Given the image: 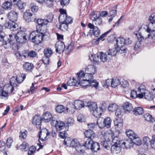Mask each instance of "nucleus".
Masks as SVG:
<instances>
[{
  "label": "nucleus",
  "mask_w": 155,
  "mask_h": 155,
  "mask_svg": "<svg viewBox=\"0 0 155 155\" xmlns=\"http://www.w3.org/2000/svg\"><path fill=\"white\" fill-rule=\"evenodd\" d=\"M84 80H86V83H87L88 84H83L82 87L84 89L86 88L87 86H90L92 87H94L96 90H97L98 88L99 83L96 80L92 79H88V78L85 79Z\"/></svg>",
  "instance_id": "nucleus-6"
},
{
  "label": "nucleus",
  "mask_w": 155,
  "mask_h": 155,
  "mask_svg": "<svg viewBox=\"0 0 155 155\" xmlns=\"http://www.w3.org/2000/svg\"><path fill=\"white\" fill-rule=\"evenodd\" d=\"M138 94H137V96L138 98H141L144 97V89L142 87V86H140L138 88Z\"/></svg>",
  "instance_id": "nucleus-37"
},
{
  "label": "nucleus",
  "mask_w": 155,
  "mask_h": 155,
  "mask_svg": "<svg viewBox=\"0 0 155 155\" xmlns=\"http://www.w3.org/2000/svg\"><path fill=\"white\" fill-rule=\"evenodd\" d=\"M67 84L68 86H75L77 87L81 86L82 87L83 84H81L80 81H77L75 79L69 80L67 82Z\"/></svg>",
  "instance_id": "nucleus-22"
},
{
  "label": "nucleus",
  "mask_w": 155,
  "mask_h": 155,
  "mask_svg": "<svg viewBox=\"0 0 155 155\" xmlns=\"http://www.w3.org/2000/svg\"><path fill=\"white\" fill-rule=\"evenodd\" d=\"M112 142L114 144L111 147L112 152L116 153L120 152V151L121 142L122 141H121L118 137H115L113 139Z\"/></svg>",
  "instance_id": "nucleus-4"
},
{
  "label": "nucleus",
  "mask_w": 155,
  "mask_h": 155,
  "mask_svg": "<svg viewBox=\"0 0 155 155\" xmlns=\"http://www.w3.org/2000/svg\"><path fill=\"white\" fill-rule=\"evenodd\" d=\"M26 78V75L25 74H21L18 75L16 77H13L11 78L10 81L11 85L8 86V90L12 92L14 90H17L18 85L16 82L21 83Z\"/></svg>",
  "instance_id": "nucleus-1"
},
{
  "label": "nucleus",
  "mask_w": 155,
  "mask_h": 155,
  "mask_svg": "<svg viewBox=\"0 0 155 155\" xmlns=\"http://www.w3.org/2000/svg\"><path fill=\"white\" fill-rule=\"evenodd\" d=\"M49 57H47L44 56L43 57L42 59V61L43 63L45 64H49Z\"/></svg>",
  "instance_id": "nucleus-57"
},
{
  "label": "nucleus",
  "mask_w": 155,
  "mask_h": 155,
  "mask_svg": "<svg viewBox=\"0 0 155 155\" xmlns=\"http://www.w3.org/2000/svg\"><path fill=\"white\" fill-rule=\"evenodd\" d=\"M143 141L144 144L148 146L149 143H151V140L148 137L145 136L143 138Z\"/></svg>",
  "instance_id": "nucleus-55"
},
{
  "label": "nucleus",
  "mask_w": 155,
  "mask_h": 155,
  "mask_svg": "<svg viewBox=\"0 0 155 155\" xmlns=\"http://www.w3.org/2000/svg\"><path fill=\"white\" fill-rule=\"evenodd\" d=\"M23 18L27 22L34 21L36 18L35 16L30 12L26 11L24 13Z\"/></svg>",
  "instance_id": "nucleus-9"
},
{
  "label": "nucleus",
  "mask_w": 155,
  "mask_h": 155,
  "mask_svg": "<svg viewBox=\"0 0 155 155\" xmlns=\"http://www.w3.org/2000/svg\"><path fill=\"white\" fill-rule=\"evenodd\" d=\"M103 106L100 107L99 108L97 107L91 112L93 116L97 118L100 116L103 112V108H104V105H103Z\"/></svg>",
  "instance_id": "nucleus-16"
},
{
  "label": "nucleus",
  "mask_w": 155,
  "mask_h": 155,
  "mask_svg": "<svg viewBox=\"0 0 155 155\" xmlns=\"http://www.w3.org/2000/svg\"><path fill=\"white\" fill-rule=\"evenodd\" d=\"M42 120L40 116L38 115H36L34 117L32 121V123L36 125L38 129H41V121Z\"/></svg>",
  "instance_id": "nucleus-14"
},
{
  "label": "nucleus",
  "mask_w": 155,
  "mask_h": 155,
  "mask_svg": "<svg viewBox=\"0 0 155 155\" xmlns=\"http://www.w3.org/2000/svg\"><path fill=\"white\" fill-rule=\"evenodd\" d=\"M88 33L89 35L91 36L93 34L95 37H97L99 36L100 34V32L98 28L95 27V28H94L92 30H90L89 31Z\"/></svg>",
  "instance_id": "nucleus-23"
},
{
  "label": "nucleus",
  "mask_w": 155,
  "mask_h": 155,
  "mask_svg": "<svg viewBox=\"0 0 155 155\" xmlns=\"http://www.w3.org/2000/svg\"><path fill=\"white\" fill-rule=\"evenodd\" d=\"M137 96V92L134 90H131L130 92V97L134 99L136 98Z\"/></svg>",
  "instance_id": "nucleus-58"
},
{
  "label": "nucleus",
  "mask_w": 155,
  "mask_h": 155,
  "mask_svg": "<svg viewBox=\"0 0 155 155\" xmlns=\"http://www.w3.org/2000/svg\"><path fill=\"white\" fill-rule=\"evenodd\" d=\"M118 107V106L116 104H111L109 105L108 110L110 111H114L116 110Z\"/></svg>",
  "instance_id": "nucleus-50"
},
{
  "label": "nucleus",
  "mask_w": 155,
  "mask_h": 155,
  "mask_svg": "<svg viewBox=\"0 0 155 155\" xmlns=\"http://www.w3.org/2000/svg\"><path fill=\"white\" fill-rule=\"evenodd\" d=\"M86 73L85 74L83 71H81L80 72L77 74L78 77V81L79 82V81H80L81 84H84L83 81H86V80L84 79L88 78L87 76H86Z\"/></svg>",
  "instance_id": "nucleus-17"
},
{
  "label": "nucleus",
  "mask_w": 155,
  "mask_h": 155,
  "mask_svg": "<svg viewBox=\"0 0 155 155\" xmlns=\"http://www.w3.org/2000/svg\"><path fill=\"white\" fill-rule=\"evenodd\" d=\"M97 68L94 65H90L88 66L85 69L86 75L87 76L88 79L93 78V74H94L97 71Z\"/></svg>",
  "instance_id": "nucleus-5"
},
{
  "label": "nucleus",
  "mask_w": 155,
  "mask_h": 155,
  "mask_svg": "<svg viewBox=\"0 0 155 155\" xmlns=\"http://www.w3.org/2000/svg\"><path fill=\"white\" fill-rule=\"evenodd\" d=\"M18 14V12L13 10L11 11L8 13V18L12 22H15L17 20Z\"/></svg>",
  "instance_id": "nucleus-13"
},
{
  "label": "nucleus",
  "mask_w": 155,
  "mask_h": 155,
  "mask_svg": "<svg viewBox=\"0 0 155 155\" xmlns=\"http://www.w3.org/2000/svg\"><path fill=\"white\" fill-rule=\"evenodd\" d=\"M10 29L12 31H16L19 28L18 25L16 23H15V22H13L12 23Z\"/></svg>",
  "instance_id": "nucleus-53"
},
{
  "label": "nucleus",
  "mask_w": 155,
  "mask_h": 155,
  "mask_svg": "<svg viewBox=\"0 0 155 155\" xmlns=\"http://www.w3.org/2000/svg\"><path fill=\"white\" fill-rule=\"evenodd\" d=\"M125 45V39L123 38H120L116 40V45L118 48H120Z\"/></svg>",
  "instance_id": "nucleus-31"
},
{
  "label": "nucleus",
  "mask_w": 155,
  "mask_h": 155,
  "mask_svg": "<svg viewBox=\"0 0 155 155\" xmlns=\"http://www.w3.org/2000/svg\"><path fill=\"white\" fill-rule=\"evenodd\" d=\"M123 107L125 112L126 113L130 112L132 110L133 108L132 104L128 102L125 103L123 106Z\"/></svg>",
  "instance_id": "nucleus-20"
},
{
  "label": "nucleus",
  "mask_w": 155,
  "mask_h": 155,
  "mask_svg": "<svg viewBox=\"0 0 155 155\" xmlns=\"http://www.w3.org/2000/svg\"><path fill=\"white\" fill-rule=\"evenodd\" d=\"M90 18L91 19L94 21L99 18V16H97V14L95 13L92 14L90 16Z\"/></svg>",
  "instance_id": "nucleus-62"
},
{
  "label": "nucleus",
  "mask_w": 155,
  "mask_h": 155,
  "mask_svg": "<svg viewBox=\"0 0 155 155\" xmlns=\"http://www.w3.org/2000/svg\"><path fill=\"white\" fill-rule=\"evenodd\" d=\"M110 83L111 86L113 87H115L121 84L120 80L117 78H113Z\"/></svg>",
  "instance_id": "nucleus-30"
},
{
  "label": "nucleus",
  "mask_w": 155,
  "mask_h": 155,
  "mask_svg": "<svg viewBox=\"0 0 155 155\" xmlns=\"http://www.w3.org/2000/svg\"><path fill=\"white\" fill-rule=\"evenodd\" d=\"M30 7L31 10L33 12H36L38 10V6L34 4H31Z\"/></svg>",
  "instance_id": "nucleus-54"
},
{
  "label": "nucleus",
  "mask_w": 155,
  "mask_h": 155,
  "mask_svg": "<svg viewBox=\"0 0 155 155\" xmlns=\"http://www.w3.org/2000/svg\"><path fill=\"white\" fill-rule=\"evenodd\" d=\"M90 148L93 151L97 152L100 149L99 143H93Z\"/></svg>",
  "instance_id": "nucleus-39"
},
{
  "label": "nucleus",
  "mask_w": 155,
  "mask_h": 155,
  "mask_svg": "<svg viewBox=\"0 0 155 155\" xmlns=\"http://www.w3.org/2000/svg\"><path fill=\"white\" fill-rule=\"evenodd\" d=\"M58 19L60 22H64L68 24L71 23L73 22V18L67 15H61L58 17Z\"/></svg>",
  "instance_id": "nucleus-11"
},
{
  "label": "nucleus",
  "mask_w": 155,
  "mask_h": 155,
  "mask_svg": "<svg viewBox=\"0 0 155 155\" xmlns=\"http://www.w3.org/2000/svg\"><path fill=\"white\" fill-rule=\"evenodd\" d=\"M144 97L145 99L148 101H150L153 100L152 95L149 91L144 89Z\"/></svg>",
  "instance_id": "nucleus-40"
},
{
  "label": "nucleus",
  "mask_w": 155,
  "mask_h": 155,
  "mask_svg": "<svg viewBox=\"0 0 155 155\" xmlns=\"http://www.w3.org/2000/svg\"><path fill=\"white\" fill-rule=\"evenodd\" d=\"M111 120L109 117H107L104 119V127H106L107 128H109L110 126Z\"/></svg>",
  "instance_id": "nucleus-45"
},
{
  "label": "nucleus",
  "mask_w": 155,
  "mask_h": 155,
  "mask_svg": "<svg viewBox=\"0 0 155 155\" xmlns=\"http://www.w3.org/2000/svg\"><path fill=\"white\" fill-rule=\"evenodd\" d=\"M84 134L86 137L89 138L88 139H93L95 135L93 131L91 130H87L84 132Z\"/></svg>",
  "instance_id": "nucleus-33"
},
{
  "label": "nucleus",
  "mask_w": 155,
  "mask_h": 155,
  "mask_svg": "<svg viewBox=\"0 0 155 155\" xmlns=\"http://www.w3.org/2000/svg\"><path fill=\"white\" fill-rule=\"evenodd\" d=\"M148 20L149 22H155V13H153L149 17Z\"/></svg>",
  "instance_id": "nucleus-63"
},
{
  "label": "nucleus",
  "mask_w": 155,
  "mask_h": 155,
  "mask_svg": "<svg viewBox=\"0 0 155 155\" xmlns=\"http://www.w3.org/2000/svg\"><path fill=\"white\" fill-rule=\"evenodd\" d=\"M64 143L68 146H70V147L75 148L79 144V142L77 139H74L71 140L70 138H67L64 139Z\"/></svg>",
  "instance_id": "nucleus-8"
},
{
  "label": "nucleus",
  "mask_w": 155,
  "mask_h": 155,
  "mask_svg": "<svg viewBox=\"0 0 155 155\" xmlns=\"http://www.w3.org/2000/svg\"><path fill=\"white\" fill-rule=\"evenodd\" d=\"M134 137H135L134 139H133L134 140L133 142L137 145H140L141 144V141L140 138L138 137L137 135Z\"/></svg>",
  "instance_id": "nucleus-48"
},
{
  "label": "nucleus",
  "mask_w": 155,
  "mask_h": 155,
  "mask_svg": "<svg viewBox=\"0 0 155 155\" xmlns=\"http://www.w3.org/2000/svg\"><path fill=\"white\" fill-rule=\"evenodd\" d=\"M45 56L50 57L52 54V51L51 49L48 48L45 49L44 51Z\"/></svg>",
  "instance_id": "nucleus-52"
},
{
  "label": "nucleus",
  "mask_w": 155,
  "mask_h": 155,
  "mask_svg": "<svg viewBox=\"0 0 155 155\" xmlns=\"http://www.w3.org/2000/svg\"><path fill=\"white\" fill-rule=\"evenodd\" d=\"M145 33V31L143 32V35H142L141 33L140 32H138L135 34L136 35L137 38L138 40L142 41L144 39H147L148 38L150 39V36L149 35L147 36V37H145L144 36V34Z\"/></svg>",
  "instance_id": "nucleus-36"
},
{
  "label": "nucleus",
  "mask_w": 155,
  "mask_h": 155,
  "mask_svg": "<svg viewBox=\"0 0 155 155\" xmlns=\"http://www.w3.org/2000/svg\"><path fill=\"white\" fill-rule=\"evenodd\" d=\"M37 22L38 25L36 26L37 29L38 28H41L43 26L46 25L48 24L47 21L45 19L39 18L37 19Z\"/></svg>",
  "instance_id": "nucleus-27"
},
{
  "label": "nucleus",
  "mask_w": 155,
  "mask_h": 155,
  "mask_svg": "<svg viewBox=\"0 0 155 155\" xmlns=\"http://www.w3.org/2000/svg\"><path fill=\"white\" fill-rule=\"evenodd\" d=\"M97 121V124L100 128H102L104 127V119L100 116L98 117Z\"/></svg>",
  "instance_id": "nucleus-41"
},
{
  "label": "nucleus",
  "mask_w": 155,
  "mask_h": 155,
  "mask_svg": "<svg viewBox=\"0 0 155 155\" xmlns=\"http://www.w3.org/2000/svg\"><path fill=\"white\" fill-rule=\"evenodd\" d=\"M9 37L7 42L5 41L3 42V44L5 48H7V47H5V45H8V46H9L10 45V43H13V42L14 41H16L17 34L12 33L9 35Z\"/></svg>",
  "instance_id": "nucleus-15"
},
{
  "label": "nucleus",
  "mask_w": 155,
  "mask_h": 155,
  "mask_svg": "<svg viewBox=\"0 0 155 155\" xmlns=\"http://www.w3.org/2000/svg\"><path fill=\"white\" fill-rule=\"evenodd\" d=\"M85 106L88 107L91 112L97 107V104L95 102H88Z\"/></svg>",
  "instance_id": "nucleus-25"
},
{
  "label": "nucleus",
  "mask_w": 155,
  "mask_h": 155,
  "mask_svg": "<svg viewBox=\"0 0 155 155\" xmlns=\"http://www.w3.org/2000/svg\"><path fill=\"white\" fill-rule=\"evenodd\" d=\"M133 112L135 115H141L143 112V109L141 107H136L134 109Z\"/></svg>",
  "instance_id": "nucleus-34"
},
{
  "label": "nucleus",
  "mask_w": 155,
  "mask_h": 155,
  "mask_svg": "<svg viewBox=\"0 0 155 155\" xmlns=\"http://www.w3.org/2000/svg\"><path fill=\"white\" fill-rule=\"evenodd\" d=\"M93 143V141L91 139H88L85 143L82 145V146L85 147L87 148H91Z\"/></svg>",
  "instance_id": "nucleus-43"
},
{
  "label": "nucleus",
  "mask_w": 155,
  "mask_h": 155,
  "mask_svg": "<svg viewBox=\"0 0 155 155\" xmlns=\"http://www.w3.org/2000/svg\"><path fill=\"white\" fill-rule=\"evenodd\" d=\"M64 110V107L62 105H57L56 108V111L59 113H62L63 112Z\"/></svg>",
  "instance_id": "nucleus-49"
},
{
  "label": "nucleus",
  "mask_w": 155,
  "mask_h": 155,
  "mask_svg": "<svg viewBox=\"0 0 155 155\" xmlns=\"http://www.w3.org/2000/svg\"><path fill=\"white\" fill-rule=\"evenodd\" d=\"M117 52V50L116 48H114L112 49H110L109 51L107 52V53L109 56H110V59H111L112 56H115Z\"/></svg>",
  "instance_id": "nucleus-44"
},
{
  "label": "nucleus",
  "mask_w": 155,
  "mask_h": 155,
  "mask_svg": "<svg viewBox=\"0 0 155 155\" xmlns=\"http://www.w3.org/2000/svg\"><path fill=\"white\" fill-rule=\"evenodd\" d=\"M73 104L76 109L79 110L85 106L83 102L80 100L75 101Z\"/></svg>",
  "instance_id": "nucleus-26"
},
{
  "label": "nucleus",
  "mask_w": 155,
  "mask_h": 155,
  "mask_svg": "<svg viewBox=\"0 0 155 155\" xmlns=\"http://www.w3.org/2000/svg\"><path fill=\"white\" fill-rule=\"evenodd\" d=\"M99 56L98 54H91L89 56V58L91 61L95 63H97L98 61Z\"/></svg>",
  "instance_id": "nucleus-35"
},
{
  "label": "nucleus",
  "mask_w": 155,
  "mask_h": 155,
  "mask_svg": "<svg viewBox=\"0 0 155 155\" xmlns=\"http://www.w3.org/2000/svg\"><path fill=\"white\" fill-rule=\"evenodd\" d=\"M110 144V142H108L104 140L101 141V145L106 149H109Z\"/></svg>",
  "instance_id": "nucleus-47"
},
{
  "label": "nucleus",
  "mask_w": 155,
  "mask_h": 155,
  "mask_svg": "<svg viewBox=\"0 0 155 155\" xmlns=\"http://www.w3.org/2000/svg\"><path fill=\"white\" fill-rule=\"evenodd\" d=\"M65 124L63 122L61 121H58L56 128L57 130H61L64 128Z\"/></svg>",
  "instance_id": "nucleus-46"
},
{
  "label": "nucleus",
  "mask_w": 155,
  "mask_h": 155,
  "mask_svg": "<svg viewBox=\"0 0 155 155\" xmlns=\"http://www.w3.org/2000/svg\"><path fill=\"white\" fill-rule=\"evenodd\" d=\"M104 138L105 141L108 142H110V141L111 139L113 140L114 138H112V134L106 133L104 135Z\"/></svg>",
  "instance_id": "nucleus-51"
},
{
  "label": "nucleus",
  "mask_w": 155,
  "mask_h": 155,
  "mask_svg": "<svg viewBox=\"0 0 155 155\" xmlns=\"http://www.w3.org/2000/svg\"><path fill=\"white\" fill-rule=\"evenodd\" d=\"M74 50V45L71 43L66 45V48L65 50V53L68 54Z\"/></svg>",
  "instance_id": "nucleus-42"
},
{
  "label": "nucleus",
  "mask_w": 155,
  "mask_h": 155,
  "mask_svg": "<svg viewBox=\"0 0 155 155\" xmlns=\"http://www.w3.org/2000/svg\"><path fill=\"white\" fill-rule=\"evenodd\" d=\"M12 3L8 1L4 2L2 4V7L5 10H9L12 8Z\"/></svg>",
  "instance_id": "nucleus-32"
},
{
  "label": "nucleus",
  "mask_w": 155,
  "mask_h": 155,
  "mask_svg": "<svg viewBox=\"0 0 155 155\" xmlns=\"http://www.w3.org/2000/svg\"><path fill=\"white\" fill-rule=\"evenodd\" d=\"M36 150V147L34 146H32L31 147L28 151V154L29 155H31Z\"/></svg>",
  "instance_id": "nucleus-60"
},
{
  "label": "nucleus",
  "mask_w": 155,
  "mask_h": 155,
  "mask_svg": "<svg viewBox=\"0 0 155 155\" xmlns=\"http://www.w3.org/2000/svg\"><path fill=\"white\" fill-rule=\"evenodd\" d=\"M146 120L148 122H153L155 121L154 119L152 118L151 115L148 114L145 117Z\"/></svg>",
  "instance_id": "nucleus-61"
},
{
  "label": "nucleus",
  "mask_w": 155,
  "mask_h": 155,
  "mask_svg": "<svg viewBox=\"0 0 155 155\" xmlns=\"http://www.w3.org/2000/svg\"><path fill=\"white\" fill-rule=\"evenodd\" d=\"M55 48L56 52L61 54L64 51L65 48V45L64 42L58 41L56 43Z\"/></svg>",
  "instance_id": "nucleus-12"
},
{
  "label": "nucleus",
  "mask_w": 155,
  "mask_h": 155,
  "mask_svg": "<svg viewBox=\"0 0 155 155\" xmlns=\"http://www.w3.org/2000/svg\"><path fill=\"white\" fill-rule=\"evenodd\" d=\"M52 118L51 114L49 112H47L43 114L42 120L45 122H48L51 120Z\"/></svg>",
  "instance_id": "nucleus-29"
},
{
  "label": "nucleus",
  "mask_w": 155,
  "mask_h": 155,
  "mask_svg": "<svg viewBox=\"0 0 155 155\" xmlns=\"http://www.w3.org/2000/svg\"><path fill=\"white\" fill-rule=\"evenodd\" d=\"M50 133L46 128L42 129L39 132V137L40 140L42 141L47 139V137L49 136Z\"/></svg>",
  "instance_id": "nucleus-10"
},
{
  "label": "nucleus",
  "mask_w": 155,
  "mask_h": 155,
  "mask_svg": "<svg viewBox=\"0 0 155 155\" xmlns=\"http://www.w3.org/2000/svg\"><path fill=\"white\" fill-rule=\"evenodd\" d=\"M123 122L122 119L119 117L117 118L114 121V125L116 128H121L123 125Z\"/></svg>",
  "instance_id": "nucleus-28"
},
{
  "label": "nucleus",
  "mask_w": 155,
  "mask_h": 155,
  "mask_svg": "<svg viewBox=\"0 0 155 155\" xmlns=\"http://www.w3.org/2000/svg\"><path fill=\"white\" fill-rule=\"evenodd\" d=\"M27 35L24 31H20L17 34L16 41L18 43H25L27 40Z\"/></svg>",
  "instance_id": "nucleus-7"
},
{
  "label": "nucleus",
  "mask_w": 155,
  "mask_h": 155,
  "mask_svg": "<svg viewBox=\"0 0 155 155\" xmlns=\"http://www.w3.org/2000/svg\"><path fill=\"white\" fill-rule=\"evenodd\" d=\"M34 67L33 64L28 62H25L23 64V69L26 71H31Z\"/></svg>",
  "instance_id": "nucleus-24"
},
{
  "label": "nucleus",
  "mask_w": 155,
  "mask_h": 155,
  "mask_svg": "<svg viewBox=\"0 0 155 155\" xmlns=\"http://www.w3.org/2000/svg\"><path fill=\"white\" fill-rule=\"evenodd\" d=\"M151 146L152 147L155 149V135L152 137V139L151 140Z\"/></svg>",
  "instance_id": "nucleus-64"
},
{
  "label": "nucleus",
  "mask_w": 155,
  "mask_h": 155,
  "mask_svg": "<svg viewBox=\"0 0 155 155\" xmlns=\"http://www.w3.org/2000/svg\"><path fill=\"white\" fill-rule=\"evenodd\" d=\"M99 56L100 59L101 61L104 62L111 59L110 56H109L107 53H104L103 52H100Z\"/></svg>",
  "instance_id": "nucleus-18"
},
{
  "label": "nucleus",
  "mask_w": 155,
  "mask_h": 155,
  "mask_svg": "<svg viewBox=\"0 0 155 155\" xmlns=\"http://www.w3.org/2000/svg\"><path fill=\"white\" fill-rule=\"evenodd\" d=\"M76 108L73 103H68L67 105L66 110L68 113L72 114L74 113L75 111Z\"/></svg>",
  "instance_id": "nucleus-19"
},
{
  "label": "nucleus",
  "mask_w": 155,
  "mask_h": 155,
  "mask_svg": "<svg viewBox=\"0 0 155 155\" xmlns=\"http://www.w3.org/2000/svg\"><path fill=\"white\" fill-rule=\"evenodd\" d=\"M13 142V140L10 137H9L7 140L6 145L8 147L10 148L11 146V144Z\"/></svg>",
  "instance_id": "nucleus-59"
},
{
  "label": "nucleus",
  "mask_w": 155,
  "mask_h": 155,
  "mask_svg": "<svg viewBox=\"0 0 155 155\" xmlns=\"http://www.w3.org/2000/svg\"><path fill=\"white\" fill-rule=\"evenodd\" d=\"M144 29L145 30V37L150 35V39H155V22H150L148 25L144 26Z\"/></svg>",
  "instance_id": "nucleus-2"
},
{
  "label": "nucleus",
  "mask_w": 155,
  "mask_h": 155,
  "mask_svg": "<svg viewBox=\"0 0 155 155\" xmlns=\"http://www.w3.org/2000/svg\"><path fill=\"white\" fill-rule=\"evenodd\" d=\"M126 134L127 136L132 140L134 139L135 137L134 136L137 135L132 130H129L126 131Z\"/></svg>",
  "instance_id": "nucleus-38"
},
{
  "label": "nucleus",
  "mask_w": 155,
  "mask_h": 155,
  "mask_svg": "<svg viewBox=\"0 0 155 155\" xmlns=\"http://www.w3.org/2000/svg\"><path fill=\"white\" fill-rule=\"evenodd\" d=\"M32 32L29 36V39L33 43L38 44L41 42L43 40V37L45 36V34L42 32L39 33L38 31Z\"/></svg>",
  "instance_id": "nucleus-3"
},
{
  "label": "nucleus",
  "mask_w": 155,
  "mask_h": 155,
  "mask_svg": "<svg viewBox=\"0 0 155 155\" xmlns=\"http://www.w3.org/2000/svg\"><path fill=\"white\" fill-rule=\"evenodd\" d=\"M27 131L26 130L21 131L20 132L19 137H22L23 139H24L27 137Z\"/></svg>",
  "instance_id": "nucleus-56"
},
{
  "label": "nucleus",
  "mask_w": 155,
  "mask_h": 155,
  "mask_svg": "<svg viewBox=\"0 0 155 155\" xmlns=\"http://www.w3.org/2000/svg\"><path fill=\"white\" fill-rule=\"evenodd\" d=\"M68 24L62 22H60L57 25V27L59 29L65 31L68 30Z\"/></svg>",
  "instance_id": "nucleus-21"
}]
</instances>
